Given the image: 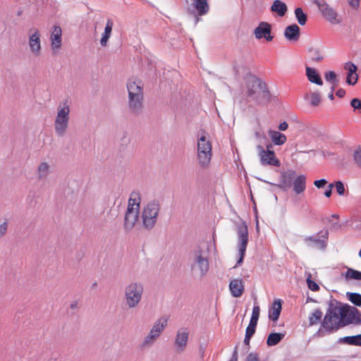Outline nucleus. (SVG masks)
<instances>
[{
  "instance_id": "nucleus-36",
  "label": "nucleus",
  "mask_w": 361,
  "mask_h": 361,
  "mask_svg": "<svg viewBox=\"0 0 361 361\" xmlns=\"http://www.w3.org/2000/svg\"><path fill=\"white\" fill-rule=\"evenodd\" d=\"M49 171V166L47 162H42L37 168V176L39 180L45 179Z\"/></svg>"
},
{
  "instance_id": "nucleus-31",
  "label": "nucleus",
  "mask_w": 361,
  "mask_h": 361,
  "mask_svg": "<svg viewBox=\"0 0 361 361\" xmlns=\"http://www.w3.org/2000/svg\"><path fill=\"white\" fill-rule=\"evenodd\" d=\"M271 10L282 17L286 13L288 8L285 3L280 0H275L271 6Z\"/></svg>"
},
{
  "instance_id": "nucleus-29",
  "label": "nucleus",
  "mask_w": 361,
  "mask_h": 361,
  "mask_svg": "<svg viewBox=\"0 0 361 361\" xmlns=\"http://www.w3.org/2000/svg\"><path fill=\"white\" fill-rule=\"evenodd\" d=\"M114 23L111 19L109 18L106 21V24L104 28V32L102 34V38L100 39V44L102 47L106 46L108 39L111 37L112 28H113Z\"/></svg>"
},
{
  "instance_id": "nucleus-57",
  "label": "nucleus",
  "mask_w": 361,
  "mask_h": 361,
  "mask_svg": "<svg viewBox=\"0 0 361 361\" xmlns=\"http://www.w3.org/2000/svg\"><path fill=\"white\" fill-rule=\"evenodd\" d=\"M288 123L286 121H284L279 124V129L281 131H284L288 128Z\"/></svg>"
},
{
  "instance_id": "nucleus-59",
  "label": "nucleus",
  "mask_w": 361,
  "mask_h": 361,
  "mask_svg": "<svg viewBox=\"0 0 361 361\" xmlns=\"http://www.w3.org/2000/svg\"><path fill=\"white\" fill-rule=\"evenodd\" d=\"M121 140L125 145H127L130 142V137L127 134H125L123 136Z\"/></svg>"
},
{
  "instance_id": "nucleus-37",
  "label": "nucleus",
  "mask_w": 361,
  "mask_h": 361,
  "mask_svg": "<svg viewBox=\"0 0 361 361\" xmlns=\"http://www.w3.org/2000/svg\"><path fill=\"white\" fill-rule=\"evenodd\" d=\"M158 337L153 335L150 332L145 337L143 341L142 342L140 347L142 349H145L151 347L157 341Z\"/></svg>"
},
{
  "instance_id": "nucleus-19",
  "label": "nucleus",
  "mask_w": 361,
  "mask_h": 361,
  "mask_svg": "<svg viewBox=\"0 0 361 361\" xmlns=\"http://www.w3.org/2000/svg\"><path fill=\"white\" fill-rule=\"evenodd\" d=\"M344 68L348 71L346 77V82L350 85H354L358 78L357 74L356 73L357 67L353 63L349 61L345 63Z\"/></svg>"
},
{
  "instance_id": "nucleus-56",
  "label": "nucleus",
  "mask_w": 361,
  "mask_h": 361,
  "mask_svg": "<svg viewBox=\"0 0 361 361\" xmlns=\"http://www.w3.org/2000/svg\"><path fill=\"white\" fill-rule=\"evenodd\" d=\"M345 91L342 88L338 89L336 92V95L339 98L343 97L345 96Z\"/></svg>"
},
{
  "instance_id": "nucleus-45",
  "label": "nucleus",
  "mask_w": 361,
  "mask_h": 361,
  "mask_svg": "<svg viewBox=\"0 0 361 361\" xmlns=\"http://www.w3.org/2000/svg\"><path fill=\"white\" fill-rule=\"evenodd\" d=\"M353 160L361 168V147H359L353 153Z\"/></svg>"
},
{
  "instance_id": "nucleus-42",
  "label": "nucleus",
  "mask_w": 361,
  "mask_h": 361,
  "mask_svg": "<svg viewBox=\"0 0 361 361\" xmlns=\"http://www.w3.org/2000/svg\"><path fill=\"white\" fill-rule=\"evenodd\" d=\"M325 80L330 82L332 85H337L338 80L336 79V74L334 71H330L325 73Z\"/></svg>"
},
{
  "instance_id": "nucleus-8",
  "label": "nucleus",
  "mask_w": 361,
  "mask_h": 361,
  "mask_svg": "<svg viewBox=\"0 0 361 361\" xmlns=\"http://www.w3.org/2000/svg\"><path fill=\"white\" fill-rule=\"evenodd\" d=\"M236 231L238 234V247L240 257L235 267L240 266L243 263L248 243V229L245 221L237 225Z\"/></svg>"
},
{
  "instance_id": "nucleus-28",
  "label": "nucleus",
  "mask_w": 361,
  "mask_h": 361,
  "mask_svg": "<svg viewBox=\"0 0 361 361\" xmlns=\"http://www.w3.org/2000/svg\"><path fill=\"white\" fill-rule=\"evenodd\" d=\"M268 133L272 142L276 145H282L286 142V136L279 131L269 130Z\"/></svg>"
},
{
  "instance_id": "nucleus-50",
  "label": "nucleus",
  "mask_w": 361,
  "mask_h": 361,
  "mask_svg": "<svg viewBox=\"0 0 361 361\" xmlns=\"http://www.w3.org/2000/svg\"><path fill=\"white\" fill-rule=\"evenodd\" d=\"M259 354L257 353H250L246 357V361H259Z\"/></svg>"
},
{
  "instance_id": "nucleus-23",
  "label": "nucleus",
  "mask_w": 361,
  "mask_h": 361,
  "mask_svg": "<svg viewBox=\"0 0 361 361\" xmlns=\"http://www.w3.org/2000/svg\"><path fill=\"white\" fill-rule=\"evenodd\" d=\"M167 322L168 318L165 317L157 319L153 324L149 332L159 338L167 326Z\"/></svg>"
},
{
  "instance_id": "nucleus-64",
  "label": "nucleus",
  "mask_w": 361,
  "mask_h": 361,
  "mask_svg": "<svg viewBox=\"0 0 361 361\" xmlns=\"http://www.w3.org/2000/svg\"><path fill=\"white\" fill-rule=\"evenodd\" d=\"M328 97L331 99V100H333L334 99V92H332V91L330 92V93L328 95Z\"/></svg>"
},
{
  "instance_id": "nucleus-10",
  "label": "nucleus",
  "mask_w": 361,
  "mask_h": 361,
  "mask_svg": "<svg viewBox=\"0 0 361 361\" xmlns=\"http://www.w3.org/2000/svg\"><path fill=\"white\" fill-rule=\"evenodd\" d=\"M329 234V231L325 229L319 231L316 235L306 236L303 240L306 245L310 247H317L324 250L327 245Z\"/></svg>"
},
{
  "instance_id": "nucleus-18",
  "label": "nucleus",
  "mask_w": 361,
  "mask_h": 361,
  "mask_svg": "<svg viewBox=\"0 0 361 361\" xmlns=\"http://www.w3.org/2000/svg\"><path fill=\"white\" fill-rule=\"evenodd\" d=\"M62 30L60 26L54 25L51 34V46L53 49H59L61 47Z\"/></svg>"
},
{
  "instance_id": "nucleus-15",
  "label": "nucleus",
  "mask_w": 361,
  "mask_h": 361,
  "mask_svg": "<svg viewBox=\"0 0 361 361\" xmlns=\"http://www.w3.org/2000/svg\"><path fill=\"white\" fill-rule=\"evenodd\" d=\"M40 33L38 30L35 29L34 32L29 37V47L31 52L36 56L41 54L42 47L40 42Z\"/></svg>"
},
{
  "instance_id": "nucleus-27",
  "label": "nucleus",
  "mask_w": 361,
  "mask_h": 361,
  "mask_svg": "<svg viewBox=\"0 0 361 361\" xmlns=\"http://www.w3.org/2000/svg\"><path fill=\"white\" fill-rule=\"evenodd\" d=\"M338 343L361 346V334L339 338Z\"/></svg>"
},
{
  "instance_id": "nucleus-32",
  "label": "nucleus",
  "mask_w": 361,
  "mask_h": 361,
  "mask_svg": "<svg viewBox=\"0 0 361 361\" xmlns=\"http://www.w3.org/2000/svg\"><path fill=\"white\" fill-rule=\"evenodd\" d=\"M323 317V312L319 309H315L310 315H309V326H314L319 322H322V318Z\"/></svg>"
},
{
  "instance_id": "nucleus-9",
  "label": "nucleus",
  "mask_w": 361,
  "mask_h": 361,
  "mask_svg": "<svg viewBox=\"0 0 361 361\" xmlns=\"http://www.w3.org/2000/svg\"><path fill=\"white\" fill-rule=\"evenodd\" d=\"M353 307L348 304H344L340 309L338 319L334 322V326H331V334L337 331L338 329L345 327L353 323Z\"/></svg>"
},
{
  "instance_id": "nucleus-44",
  "label": "nucleus",
  "mask_w": 361,
  "mask_h": 361,
  "mask_svg": "<svg viewBox=\"0 0 361 361\" xmlns=\"http://www.w3.org/2000/svg\"><path fill=\"white\" fill-rule=\"evenodd\" d=\"M353 324L357 325L361 324V312L356 308L355 307H353Z\"/></svg>"
},
{
  "instance_id": "nucleus-49",
  "label": "nucleus",
  "mask_w": 361,
  "mask_h": 361,
  "mask_svg": "<svg viewBox=\"0 0 361 361\" xmlns=\"http://www.w3.org/2000/svg\"><path fill=\"white\" fill-rule=\"evenodd\" d=\"M350 106L354 109V111H359L361 112V100L357 98H354L350 101Z\"/></svg>"
},
{
  "instance_id": "nucleus-55",
  "label": "nucleus",
  "mask_w": 361,
  "mask_h": 361,
  "mask_svg": "<svg viewBox=\"0 0 361 361\" xmlns=\"http://www.w3.org/2000/svg\"><path fill=\"white\" fill-rule=\"evenodd\" d=\"M349 4H350V6L353 8H357L359 7V5H360V0H350L349 1Z\"/></svg>"
},
{
  "instance_id": "nucleus-62",
  "label": "nucleus",
  "mask_w": 361,
  "mask_h": 361,
  "mask_svg": "<svg viewBox=\"0 0 361 361\" xmlns=\"http://www.w3.org/2000/svg\"><path fill=\"white\" fill-rule=\"evenodd\" d=\"M252 337H250V336H245V338H244V343L247 345L249 347L250 345V339H251Z\"/></svg>"
},
{
  "instance_id": "nucleus-25",
  "label": "nucleus",
  "mask_w": 361,
  "mask_h": 361,
  "mask_svg": "<svg viewBox=\"0 0 361 361\" xmlns=\"http://www.w3.org/2000/svg\"><path fill=\"white\" fill-rule=\"evenodd\" d=\"M69 114L70 108L66 104H64L63 106H59L57 111V114L55 118V121H59L63 123L69 122Z\"/></svg>"
},
{
  "instance_id": "nucleus-22",
  "label": "nucleus",
  "mask_w": 361,
  "mask_h": 361,
  "mask_svg": "<svg viewBox=\"0 0 361 361\" xmlns=\"http://www.w3.org/2000/svg\"><path fill=\"white\" fill-rule=\"evenodd\" d=\"M231 295L235 298L240 297L244 291V286L241 279L231 280L229 283Z\"/></svg>"
},
{
  "instance_id": "nucleus-48",
  "label": "nucleus",
  "mask_w": 361,
  "mask_h": 361,
  "mask_svg": "<svg viewBox=\"0 0 361 361\" xmlns=\"http://www.w3.org/2000/svg\"><path fill=\"white\" fill-rule=\"evenodd\" d=\"M8 220L5 219L4 221L0 224V239L5 236L8 231Z\"/></svg>"
},
{
  "instance_id": "nucleus-13",
  "label": "nucleus",
  "mask_w": 361,
  "mask_h": 361,
  "mask_svg": "<svg viewBox=\"0 0 361 361\" xmlns=\"http://www.w3.org/2000/svg\"><path fill=\"white\" fill-rule=\"evenodd\" d=\"M253 35L257 39L264 38L267 42H271L274 39V36L271 35V25L267 22H260L254 30Z\"/></svg>"
},
{
  "instance_id": "nucleus-16",
  "label": "nucleus",
  "mask_w": 361,
  "mask_h": 361,
  "mask_svg": "<svg viewBox=\"0 0 361 361\" xmlns=\"http://www.w3.org/2000/svg\"><path fill=\"white\" fill-rule=\"evenodd\" d=\"M139 211L127 209L124 218V229L126 232L131 231L138 220Z\"/></svg>"
},
{
  "instance_id": "nucleus-30",
  "label": "nucleus",
  "mask_w": 361,
  "mask_h": 361,
  "mask_svg": "<svg viewBox=\"0 0 361 361\" xmlns=\"http://www.w3.org/2000/svg\"><path fill=\"white\" fill-rule=\"evenodd\" d=\"M195 9L200 16L205 15L209 11V5L207 0H191Z\"/></svg>"
},
{
  "instance_id": "nucleus-14",
  "label": "nucleus",
  "mask_w": 361,
  "mask_h": 361,
  "mask_svg": "<svg viewBox=\"0 0 361 361\" xmlns=\"http://www.w3.org/2000/svg\"><path fill=\"white\" fill-rule=\"evenodd\" d=\"M318 6L319 11L326 20L332 24H337L340 23V21L337 20L338 14L336 11L333 9V8L330 7L326 2L318 4Z\"/></svg>"
},
{
  "instance_id": "nucleus-21",
  "label": "nucleus",
  "mask_w": 361,
  "mask_h": 361,
  "mask_svg": "<svg viewBox=\"0 0 361 361\" xmlns=\"http://www.w3.org/2000/svg\"><path fill=\"white\" fill-rule=\"evenodd\" d=\"M300 27L296 24L288 25L285 28L284 37L289 41H298L300 37Z\"/></svg>"
},
{
  "instance_id": "nucleus-12",
  "label": "nucleus",
  "mask_w": 361,
  "mask_h": 361,
  "mask_svg": "<svg viewBox=\"0 0 361 361\" xmlns=\"http://www.w3.org/2000/svg\"><path fill=\"white\" fill-rule=\"evenodd\" d=\"M296 176V172L293 170H288L286 171H281L280 175V180L279 184H274L267 180H264L266 183L269 185H276L278 188L282 189L283 191H286L292 186V182Z\"/></svg>"
},
{
  "instance_id": "nucleus-43",
  "label": "nucleus",
  "mask_w": 361,
  "mask_h": 361,
  "mask_svg": "<svg viewBox=\"0 0 361 361\" xmlns=\"http://www.w3.org/2000/svg\"><path fill=\"white\" fill-rule=\"evenodd\" d=\"M311 99H310V104L313 106H317L321 102V95L319 92H314L311 94Z\"/></svg>"
},
{
  "instance_id": "nucleus-7",
  "label": "nucleus",
  "mask_w": 361,
  "mask_h": 361,
  "mask_svg": "<svg viewBox=\"0 0 361 361\" xmlns=\"http://www.w3.org/2000/svg\"><path fill=\"white\" fill-rule=\"evenodd\" d=\"M212 145L204 135H202L197 142V159L202 168H207L211 161Z\"/></svg>"
},
{
  "instance_id": "nucleus-11",
  "label": "nucleus",
  "mask_w": 361,
  "mask_h": 361,
  "mask_svg": "<svg viewBox=\"0 0 361 361\" xmlns=\"http://www.w3.org/2000/svg\"><path fill=\"white\" fill-rule=\"evenodd\" d=\"M258 154L260 159V163L263 166L270 165L274 166H280L281 162L276 157L274 152L265 151L262 145H257Z\"/></svg>"
},
{
  "instance_id": "nucleus-41",
  "label": "nucleus",
  "mask_w": 361,
  "mask_h": 361,
  "mask_svg": "<svg viewBox=\"0 0 361 361\" xmlns=\"http://www.w3.org/2000/svg\"><path fill=\"white\" fill-rule=\"evenodd\" d=\"M345 279H355V280H361V271L358 270H355L351 268H348L346 272L345 273Z\"/></svg>"
},
{
  "instance_id": "nucleus-17",
  "label": "nucleus",
  "mask_w": 361,
  "mask_h": 361,
  "mask_svg": "<svg viewBox=\"0 0 361 361\" xmlns=\"http://www.w3.org/2000/svg\"><path fill=\"white\" fill-rule=\"evenodd\" d=\"M188 339V332L186 330L180 329L178 331L175 339L176 351L181 353L185 350Z\"/></svg>"
},
{
  "instance_id": "nucleus-24",
  "label": "nucleus",
  "mask_w": 361,
  "mask_h": 361,
  "mask_svg": "<svg viewBox=\"0 0 361 361\" xmlns=\"http://www.w3.org/2000/svg\"><path fill=\"white\" fill-rule=\"evenodd\" d=\"M292 186L293 191L298 195L304 192L306 189V176L305 175L295 176L292 182Z\"/></svg>"
},
{
  "instance_id": "nucleus-5",
  "label": "nucleus",
  "mask_w": 361,
  "mask_h": 361,
  "mask_svg": "<svg viewBox=\"0 0 361 361\" xmlns=\"http://www.w3.org/2000/svg\"><path fill=\"white\" fill-rule=\"evenodd\" d=\"M160 204L157 200L149 202L142 209V221L144 228L152 230L157 221V217L160 211Z\"/></svg>"
},
{
  "instance_id": "nucleus-61",
  "label": "nucleus",
  "mask_w": 361,
  "mask_h": 361,
  "mask_svg": "<svg viewBox=\"0 0 361 361\" xmlns=\"http://www.w3.org/2000/svg\"><path fill=\"white\" fill-rule=\"evenodd\" d=\"M79 307V302L78 301H73L71 305H70V307L71 309L72 310H75V309H78Z\"/></svg>"
},
{
  "instance_id": "nucleus-47",
  "label": "nucleus",
  "mask_w": 361,
  "mask_h": 361,
  "mask_svg": "<svg viewBox=\"0 0 361 361\" xmlns=\"http://www.w3.org/2000/svg\"><path fill=\"white\" fill-rule=\"evenodd\" d=\"M307 283L308 285V288L312 290V291H317L319 290V285L312 280L311 276L309 275V276L307 279Z\"/></svg>"
},
{
  "instance_id": "nucleus-51",
  "label": "nucleus",
  "mask_w": 361,
  "mask_h": 361,
  "mask_svg": "<svg viewBox=\"0 0 361 361\" xmlns=\"http://www.w3.org/2000/svg\"><path fill=\"white\" fill-rule=\"evenodd\" d=\"M259 312H260L259 307L258 305H255L252 309L251 318L259 319Z\"/></svg>"
},
{
  "instance_id": "nucleus-38",
  "label": "nucleus",
  "mask_w": 361,
  "mask_h": 361,
  "mask_svg": "<svg viewBox=\"0 0 361 361\" xmlns=\"http://www.w3.org/2000/svg\"><path fill=\"white\" fill-rule=\"evenodd\" d=\"M308 51L312 61L319 62L324 59V56L319 49L311 47Z\"/></svg>"
},
{
  "instance_id": "nucleus-54",
  "label": "nucleus",
  "mask_w": 361,
  "mask_h": 361,
  "mask_svg": "<svg viewBox=\"0 0 361 361\" xmlns=\"http://www.w3.org/2000/svg\"><path fill=\"white\" fill-rule=\"evenodd\" d=\"M334 186L333 183L329 185L328 188L324 192V195L326 197H330L332 194V188Z\"/></svg>"
},
{
  "instance_id": "nucleus-4",
  "label": "nucleus",
  "mask_w": 361,
  "mask_h": 361,
  "mask_svg": "<svg viewBox=\"0 0 361 361\" xmlns=\"http://www.w3.org/2000/svg\"><path fill=\"white\" fill-rule=\"evenodd\" d=\"M144 290L143 283L138 281H131L125 286L124 300L128 308L134 309L140 305Z\"/></svg>"
},
{
  "instance_id": "nucleus-33",
  "label": "nucleus",
  "mask_w": 361,
  "mask_h": 361,
  "mask_svg": "<svg viewBox=\"0 0 361 361\" xmlns=\"http://www.w3.org/2000/svg\"><path fill=\"white\" fill-rule=\"evenodd\" d=\"M140 198L137 192H132L128 200V204L127 209H131L132 210H140Z\"/></svg>"
},
{
  "instance_id": "nucleus-60",
  "label": "nucleus",
  "mask_w": 361,
  "mask_h": 361,
  "mask_svg": "<svg viewBox=\"0 0 361 361\" xmlns=\"http://www.w3.org/2000/svg\"><path fill=\"white\" fill-rule=\"evenodd\" d=\"M230 361H238V350H237V348H235L233 353V355H232V357H231V360Z\"/></svg>"
},
{
  "instance_id": "nucleus-58",
  "label": "nucleus",
  "mask_w": 361,
  "mask_h": 361,
  "mask_svg": "<svg viewBox=\"0 0 361 361\" xmlns=\"http://www.w3.org/2000/svg\"><path fill=\"white\" fill-rule=\"evenodd\" d=\"M257 322L258 319L251 318L248 326L256 328L257 325Z\"/></svg>"
},
{
  "instance_id": "nucleus-40",
  "label": "nucleus",
  "mask_w": 361,
  "mask_h": 361,
  "mask_svg": "<svg viewBox=\"0 0 361 361\" xmlns=\"http://www.w3.org/2000/svg\"><path fill=\"white\" fill-rule=\"evenodd\" d=\"M346 297L355 306H361V294L348 292L346 293Z\"/></svg>"
},
{
  "instance_id": "nucleus-26",
  "label": "nucleus",
  "mask_w": 361,
  "mask_h": 361,
  "mask_svg": "<svg viewBox=\"0 0 361 361\" xmlns=\"http://www.w3.org/2000/svg\"><path fill=\"white\" fill-rule=\"evenodd\" d=\"M306 75L310 82L317 85H322L323 81L318 72L313 68L306 67Z\"/></svg>"
},
{
  "instance_id": "nucleus-3",
  "label": "nucleus",
  "mask_w": 361,
  "mask_h": 361,
  "mask_svg": "<svg viewBox=\"0 0 361 361\" xmlns=\"http://www.w3.org/2000/svg\"><path fill=\"white\" fill-rule=\"evenodd\" d=\"M344 304L331 297L328 302V308L326 314L321 322V326L317 332L320 337H324L326 334H331V326H334V322L338 319L341 312L340 309Z\"/></svg>"
},
{
  "instance_id": "nucleus-63",
  "label": "nucleus",
  "mask_w": 361,
  "mask_h": 361,
  "mask_svg": "<svg viewBox=\"0 0 361 361\" xmlns=\"http://www.w3.org/2000/svg\"><path fill=\"white\" fill-rule=\"evenodd\" d=\"M272 148H273V145L271 144H268L267 145V149H265V151H270V152H274L272 150Z\"/></svg>"
},
{
  "instance_id": "nucleus-53",
  "label": "nucleus",
  "mask_w": 361,
  "mask_h": 361,
  "mask_svg": "<svg viewBox=\"0 0 361 361\" xmlns=\"http://www.w3.org/2000/svg\"><path fill=\"white\" fill-rule=\"evenodd\" d=\"M255 331L256 328L247 326L245 331V336L252 337L255 334Z\"/></svg>"
},
{
  "instance_id": "nucleus-34",
  "label": "nucleus",
  "mask_w": 361,
  "mask_h": 361,
  "mask_svg": "<svg viewBox=\"0 0 361 361\" xmlns=\"http://www.w3.org/2000/svg\"><path fill=\"white\" fill-rule=\"evenodd\" d=\"M285 334L281 333H271L267 340L268 346H274L277 345L284 338Z\"/></svg>"
},
{
  "instance_id": "nucleus-6",
  "label": "nucleus",
  "mask_w": 361,
  "mask_h": 361,
  "mask_svg": "<svg viewBox=\"0 0 361 361\" xmlns=\"http://www.w3.org/2000/svg\"><path fill=\"white\" fill-rule=\"evenodd\" d=\"M191 271H199L200 277H204L209 271V264L206 252L198 248L194 250L190 257Z\"/></svg>"
},
{
  "instance_id": "nucleus-2",
  "label": "nucleus",
  "mask_w": 361,
  "mask_h": 361,
  "mask_svg": "<svg viewBox=\"0 0 361 361\" xmlns=\"http://www.w3.org/2000/svg\"><path fill=\"white\" fill-rule=\"evenodd\" d=\"M246 94L257 104H266L271 100V94L264 81L255 75L250 76L245 83Z\"/></svg>"
},
{
  "instance_id": "nucleus-20",
  "label": "nucleus",
  "mask_w": 361,
  "mask_h": 361,
  "mask_svg": "<svg viewBox=\"0 0 361 361\" xmlns=\"http://www.w3.org/2000/svg\"><path fill=\"white\" fill-rule=\"evenodd\" d=\"M283 300L281 299L274 300L271 308L269 310V319L274 322L279 319L281 310Z\"/></svg>"
},
{
  "instance_id": "nucleus-1",
  "label": "nucleus",
  "mask_w": 361,
  "mask_h": 361,
  "mask_svg": "<svg viewBox=\"0 0 361 361\" xmlns=\"http://www.w3.org/2000/svg\"><path fill=\"white\" fill-rule=\"evenodd\" d=\"M141 80L129 79L126 84L128 90V106L130 112L135 116H140L144 110V90Z\"/></svg>"
},
{
  "instance_id": "nucleus-39",
  "label": "nucleus",
  "mask_w": 361,
  "mask_h": 361,
  "mask_svg": "<svg viewBox=\"0 0 361 361\" xmlns=\"http://www.w3.org/2000/svg\"><path fill=\"white\" fill-rule=\"evenodd\" d=\"M295 15L298 23L300 25H305L307 20V16L303 12L301 8L298 7L295 9Z\"/></svg>"
},
{
  "instance_id": "nucleus-35",
  "label": "nucleus",
  "mask_w": 361,
  "mask_h": 361,
  "mask_svg": "<svg viewBox=\"0 0 361 361\" xmlns=\"http://www.w3.org/2000/svg\"><path fill=\"white\" fill-rule=\"evenodd\" d=\"M68 127V123L54 121V130L57 136L63 137L66 134Z\"/></svg>"
},
{
  "instance_id": "nucleus-46",
  "label": "nucleus",
  "mask_w": 361,
  "mask_h": 361,
  "mask_svg": "<svg viewBox=\"0 0 361 361\" xmlns=\"http://www.w3.org/2000/svg\"><path fill=\"white\" fill-rule=\"evenodd\" d=\"M333 184L336 187L337 193L339 195H344L345 190L343 183L341 180H337Z\"/></svg>"
},
{
  "instance_id": "nucleus-52",
  "label": "nucleus",
  "mask_w": 361,
  "mask_h": 361,
  "mask_svg": "<svg viewBox=\"0 0 361 361\" xmlns=\"http://www.w3.org/2000/svg\"><path fill=\"white\" fill-rule=\"evenodd\" d=\"M327 183V180L324 178H322V179H319V180H317L314 182V185L317 188H324L325 186V185Z\"/></svg>"
}]
</instances>
